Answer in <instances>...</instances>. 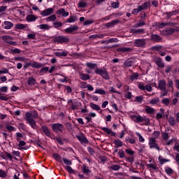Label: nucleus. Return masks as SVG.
<instances>
[{
  "label": "nucleus",
  "instance_id": "a878e982",
  "mask_svg": "<svg viewBox=\"0 0 179 179\" xmlns=\"http://www.w3.org/2000/svg\"><path fill=\"white\" fill-rule=\"evenodd\" d=\"M117 51L119 52H129L130 51H132V48L122 47V48H117Z\"/></svg>",
  "mask_w": 179,
  "mask_h": 179
},
{
  "label": "nucleus",
  "instance_id": "c9c22d12",
  "mask_svg": "<svg viewBox=\"0 0 179 179\" xmlns=\"http://www.w3.org/2000/svg\"><path fill=\"white\" fill-rule=\"evenodd\" d=\"M160 113H157L156 118L157 120H162L163 118V115H164V109H160Z\"/></svg>",
  "mask_w": 179,
  "mask_h": 179
},
{
  "label": "nucleus",
  "instance_id": "338daca9",
  "mask_svg": "<svg viewBox=\"0 0 179 179\" xmlns=\"http://www.w3.org/2000/svg\"><path fill=\"white\" fill-rule=\"evenodd\" d=\"M55 140L60 145H64V141H62V138L61 137H55Z\"/></svg>",
  "mask_w": 179,
  "mask_h": 179
},
{
  "label": "nucleus",
  "instance_id": "2f4dec72",
  "mask_svg": "<svg viewBox=\"0 0 179 179\" xmlns=\"http://www.w3.org/2000/svg\"><path fill=\"white\" fill-rule=\"evenodd\" d=\"M80 106H82V103L80 102H73L72 103V105H71V109L78 110V108H79Z\"/></svg>",
  "mask_w": 179,
  "mask_h": 179
},
{
  "label": "nucleus",
  "instance_id": "4be33fe9",
  "mask_svg": "<svg viewBox=\"0 0 179 179\" xmlns=\"http://www.w3.org/2000/svg\"><path fill=\"white\" fill-rule=\"evenodd\" d=\"M36 19H37V16L33 14L28 15L26 17L27 22H36Z\"/></svg>",
  "mask_w": 179,
  "mask_h": 179
},
{
  "label": "nucleus",
  "instance_id": "ea45409f",
  "mask_svg": "<svg viewBox=\"0 0 179 179\" xmlns=\"http://www.w3.org/2000/svg\"><path fill=\"white\" fill-rule=\"evenodd\" d=\"M104 34H94L89 36V38H103Z\"/></svg>",
  "mask_w": 179,
  "mask_h": 179
},
{
  "label": "nucleus",
  "instance_id": "a19ab883",
  "mask_svg": "<svg viewBox=\"0 0 179 179\" xmlns=\"http://www.w3.org/2000/svg\"><path fill=\"white\" fill-rule=\"evenodd\" d=\"M146 166L148 168V169H152V170H155L156 171H157V170H159V167H157V166H156L155 164H148L146 165Z\"/></svg>",
  "mask_w": 179,
  "mask_h": 179
},
{
  "label": "nucleus",
  "instance_id": "4d7b16f0",
  "mask_svg": "<svg viewBox=\"0 0 179 179\" xmlns=\"http://www.w3.org/2000/svg\"><path fill=\"white\" fill-rule=\"evenodd\" d=\"M145 24H146V23L143 21H141L137 24H136L134 26H133V27H142V26H145Z\"/></svg>",
  "mask_w": 179,
  "mask_h": 179
},
{
  "label": "nucleus",
  "instance_id": "f704fd0d",
  "mask_svg": "<svg viewBox=\"0 0 179 179\" xmlns=\"http://www.w3.org/2000/svg\"><path fill=\"white\" fill-rule=\"evenodd\" d=\"M27 83L29 86H33V85H36V79L33 77L28 78Z\"/></svg>",
  "mask_w": 179,
  "mask_h": 179
},
{
  "label": "nucleus",
  "instance_id": "680f3d73",
  "mask_svg": "<svg viewBox=\"0 0 179 179\" xmlns=\"http://www.w3.org/2000/svg\"><path fill=\"white\" fill-rule=\"evenodd\" d=\"M118 155L120 159H124V157H125V152L122 150H119Z\"/></svg>",
  "mask_w": 179,
  "mask_h": 179
},
{
  "label": "nucleus",
  "instance_id": "13d9d810",
  "mask_svg": "<svg viewBox=\"0 0 179 179\" xmlns=\"http://www.w3.org/2000/svg\"><path fill=\"white\" fill-rule=\"evenodd\" d=\"M6 129H7V131H9V132H13V131H15V127L7 124L6 127Z\"/></svg>",
  "mask_w": 179,
  "mask_h": 179
},
{
  "label": "nucleus",
  "instance_id": "473e14b6",
  "mask_svg": "<svg viewBox=\"0 0 179 179\" xmlns=\"http://www.w3.org/2000/svg\"><path fill=\"white\" fill-rule=\"evenodd\" d=\"M110 170H113V171H118L120 169H121V166L118 164H112L109 166Z\"/></svg>",
  "mask_w": 179,
  "mask_h": 179
},
{
  "label": "nucleus",
  "instance_id": "de8ad7c7",
  "mask_svg": "<svg viewBox=\"0 0 179 179\" xmlns=\"http://www.w3.org/2000/svg\"><path fill=\"white\" fill-rule=\"evenodd\" d=\"M165 171H166V174H168V176H171V174H173V173H174V171H173V169L170 167H166L165 169Z\"/></svg>",
  "mask_w": 179,
  "mask_h": 179
},
{
  "label": "nucleus",
  "instance_id": "6e6552de",
  "mask_svg": "<svg viewBox=\"0 0 179 179\" xmlns=\"http://www.w3.org/2000/svg\"><path fill=\"white\" fill-rule=\"evenodd\" d=\"M79 30V27L78 25H73V27H70L66 28L64 31L66 33H69L70 34H73L76 33Z\"/></svg>",
  "mask_w": 179,
  "mask_h": 179
},
{
  "label": "nucleus",
  "instance_id": "6e6d98bb",
  "mask_svg": "<svg viewBox=\"0 0 179 179\" xmlns=\"http://www.w3.org/2000/svg\"><path fill=\"white\" fill-rule=\"evenodd\" d=\"M94 93L96 94H106V91L102 90V89H99V90H96Z\"/></svg>",
  "mask_w": 179,
  "mask_h": 179
},
{
  "label": "nucleus",
  "instance_id": "e2e57ef3",
  "mask_svg": "<svg viewBox=\"0 0 179 179\" xmlns=\"http://www.w3.org/2000/svg\"><path fill=\"white\" fill-rule=\"evenodd\" d=\"M53 26L55 27V29H58L59 27H61L62 26V22H54Z\"/></svg>",
  "mask_w": 179,
  "mask_h": 179
},
{
  "label": "nucleus",
  "instance_id": "864d4df0",
  "mask_svg": "<svg viewBox=\"0 0 179 179\" xmlns=\"http://www.w3.org/2000/svg\"><path fill=\"white\" fill-rule=\"evenodd\" d=\"M65 169H66L68 173H69L70 174H75V171H73L72 167L67 166H65Z\"/></svg>",
  "mask_w": 179,
  "mask_h": 179
},
{
  "label": "nucleus",
  "instance_id": "79ce46f5",
  "mask_svg": "<svg viewBox=\"0 0 179 179\" xmlns=\"http://www.w3.org/2000/svg\"><path fill=\"white\" fill-rule=\"evenodd\" d=\"M77 18L76 16H71L69 19L66 21V23H74V22H76Z\"/></svg>",
  "mask_w": 179,
  "mask_h": 179
},
{
  "label": "nucleus",
  "instance_id": "39448f33",
  "mask_svg": "<svg viewBox=\"0 0 179 179\" xmlns=\"http://www.w3.org/2000/svg\"><path fill=\"white\" fill-rule=\"evenodd\" d=\"M64 124L59 123H55L52 125V129L54 132H56V134H58V132H64Z\"/></svg>",
  "mask_w": 179,
  "mask_h": 179
},
{
  "label": "nucleus",
  "instance_id": "7ed1b4c3",
  "mask_svg": "<svg viewBox=\"0 0 179 179\" xmlns=\"http://www.w3.org/2000/svg\"><path fill=\"white\" fill-rule=\"evenodd\" d=\"M53 41L59 44H66V43H69V39L65 36H58L55 37Z\"/></svg>",
  "mask_w": 179,
  "mask_h": 179
},
{
  "label": "nucleus",
  "instance_id": "3c124183",
  "mask_svg": "<svg viewBox=\"0 0 179 179\" xmlns=\"http://www.w3.org/2000/svg\"><path fill=\"white\" fill-rule=\"evenodd\" d=\"M162 139L164 141H169V138H170V136H169V134L166 133V132H164L162 134Z\"/></svg>",
  "mask_w": 179,
  "mask_h": 179
},
{
  "label": "nucleus",
  "instance_id": "8fccbe9b",
  "mask_svg": "<svg viewBox=\"0 0 179 179\" xmlns=\"http://www.w3.org/2000/svg\"><path fill=\"white\" fill-rule=\"evenodd\" d=\"M139 77V74L138 73H134L130 76L131 80H135V79H138Z\"/></svg>",
  "mask_w": 179,
  "mask_h": 179
},
{
  "label": "nucleus",
  "instance_id": "4c0bfd02",
  "mask_svg": "<svg viewBox=\"0 0 179 179\" xmlns=\"http://www.w3.org/2000/svg\"><path fill=\"white\" fill-rule=\"evenodd\" d=\"M114 143L115 145V148H121L123 145L122 141L121 140H114Z\"/></svg>",
  "mask_w": 179,
  "mask_h": 179
},
{
  "label": "nucleus",
  "instance_id": "bb28decb",
  "mask_svg": "<svg viewBox=\"0 0 179 179\" xmlns=\"http://www.w3.org/2000/svg\"><path fill=\"white\" fill-rule=\"evenodd\" d=\"M37 27H38V29H41V30H50V29H51V27L48 24H42L38 25Z\"/></svg>",
  "mask_w": 179,
  "mask_h": 179
},
{
  "label": "nucleus",
  "instance_id": "aec40b11",
  "mask_svg": "<svg viewBox=\"0 0 179 179\" xmlns=\"http://www.w3.org/2000/svg\"><path fill=\"white\" fill-rule=\"evenodd\" d=\"M150 38H151L152 41H155L156 43H159V41H160V40H162V38L160 36H159L157 34H151Z\"/></svg>",
  "mask_w": 179,
  "mask_h": 179
},
{
  "label": "nucleus",
  "instance_id": "dca6fc26",
  "mask_svg": "<svg viewBox=\"0 0 179 179\" xmlns=\"http://www.w3.org/2000/svg\"><path fill=\"white\" fill-rule=\"evenodd\" d=\"M0 156L1 157H2V159H4V160H6L7 159H9V160H12L13 159L12 155L8 152H1L0 154Z\"/></svg>",
  "mask_w": 179,
  "mask_h": 179
},
{
  "label": "nucleus",
  "instance_id": "c756f323",
  "mask_svg": "<svg viewBox=\"0 0 179 179\" xmlns=\"http://www.w3.org/2000/svg\"><path fill=\"white\" fill-rule=\"evenodd\" d=\"M79 76L80 78L82 79V80H89V79H90V76H89V74L79 73Z\"/></svg>",
  "mask_w": 179,
  "mask_h": 179
},
{
  "label": "nucleus",
  "instance_id": "69168bd1",
  "mask_svg": "<svg viewBox=\"0 0 179 179\" xmlns=\"http://www.w3.org/2000/svg\"><path fill=\"white\" fill-rule=\"evenodd\" d=\"M0 177H1L2 178H5V177H6V171L0 169Z\"/></svg>",
  "mask_w": 179,
  "mask_h": 179
},
{
  "label": "nucleus",
  "instance_id": "0e129e2a",
  "mask_svg": "<svg viewBox=\"0 0 179 179\" xmlns=\"http://www.w3.org/2000/svg\"><path fill=\"white\" fill-rule=\"evenodd\" d=\"M15 27L16 29H26V25L23 24H17L15 25Z\"/></svg>",
  "mask_w": 179,
  "mask_h": 179
},
{
  "label": "nucleus",
  "instance_id": "a18cd8bd",
  "mask_svg": "<svg viewBox=\"0 0 179 179\" xmlns=\"http://www.w3.org/2000/svg\"><path fill=\"white\" fill-rule=\"evenodd\" d=\"M46 20H49V22H55V20H57V15H52L46 18Z\"/></svg>",
  "mask_w": 179,
  "mask_h": 179
},
{
  "label": "nucleus",
  "instance_id": "72a5a7b5",
  "mask_svg": "<svg viewBox=\"0 0 179 179\" xmlns=\"http://www.w3.org/2000/svg\"><path fill=\"white\" fill-rule=\"evenodd\" d=\"M42 130L46 136H51V132H50V129H48V127H43Z\"/></svg>",
  "mask_w": 179,
  "mask_h": 179
},
{
  "label": "nucleus",
  "instance_id": "bf43d9fd",
  "mask_svg": "<svg viewBox=\"0 0 179 179\" xmlns=\"http://www.w3.org/2000/svg\"><path fill=\"white\" fill-rule=\"evenodd\" d=\"M125 141L127 142H129V143H131V144H134L136 142L134 138H129V137L126 138Z\"/></svg>",
  "mask_w": 179,
  "mask_h": 179
},
{
  "label": "nucleus",
  "instance_id": "9d476101",
  "mask_svg": "<svg viewBox=\"0 0 179 179\" xmlns=\"http://www.w3.org/2000/svg\"><path fill=\"white\" fill-rule=\"evenodd\" d=\"M134 45L135 47H145L146 45V39H136Z\"/></svg>",
  "mask_w": 179,
  "mask_h": 179
},
{
  "label": "nucleus",
  "instance_id": "a211bd4d",
  "mask_svg": "<svg viewBox=\"0 0 179 179\" xmlns=\"http://www.w3.org/2000/svg\"><path fill=\"white\" fill-rule=\"evenodd\" d=\"M149 6H150V3L149 1H146L143 5L138 6V8L140 12H141V10H145V9H148Z\"/></svg>",
  "mask_w": 179,
  "mask_h": 179
},
{
  "label": "nucleus",
  "instance_id": "ddd939ff",
  "mask_svg": "<svg viewBox=\"0 0 179 179\" xmlns=\"http://www.w3.org/2000/svg\"><path fill=\"white\" fill-rule=\"evenodd\" d=\"M158 87L160 90H166V89H167L166 80H159L158 82Z\"/></svg>",
  "mask_w": 179,
  "mask_h": 179
},
{
  "label": "nucleus",
  "instance_id": "09e8293b",
  "mask_svg": "<svg viewBox=\"0 0 179 179\" xmlns=\"http://www.w3.org/2000/svg\"><path fill=\"white\" fill-rule=\"evenodd\" d=\"M162 104H164L165 106H169L170 104V99L169 98H164L162 100Z\"/></svg>",
  "mask_w": 179,
  "mask_h": 179
},
{
  "label": "nucleus",
  "instance_id": "052dcab7",
  "mask_svg": "<svg viewBox=\"0 0 179 179\" xmlns=\"http://www.w3.org/2000/svg\"><path fill=\"white\" fill-rule=\"evenodd\" d=\"M106 43L108 44V43H118V39L115 38H110L108 41H106Z\"/></svg>",
  "mask_w": 179,
  "mask_h": 179
},
{
  "label": "nucleus",
  "instance_id": "4468645a",
  "mask_svg": "<svg viewBox=\"0 0 179 179\" xmlns=\"http://www.w3.org/2000/svg\"><path fill=\"white\" fill-rule=\"evenodd\" d=\"M135 64V59L133 58H130V59H127L124 63V66H126L127 68L129 67V66H134V64Z\"/></svg>",
  "mask_w": 179,
  "mask_h": 179
},
{
  "label": "nucleus",
  "instance_id": "5fc2aeb1",
  "mask_svg": "<svg viewBox=\"0 0 179 179\" xmlns=\"http://www.w3.org/2000/svg\"><path fill=\"white\" fill-rule=\"evenodd\" d=\"M56 57H66L68 55L67 52H55Z\"/></svg>",
  "mask_w": 179,
  "mask_h": 179
},
{
  "label": "nucleus",
  "instance_id": "20e7f679",
  "mask_svg": "<svg viewBox=\"0 0 179 179\" xmlns=\"http://www.w3.org/2000/svg\"><path fill=\"white\" fill-rule=\"evenodd\" d=\"M95 73L96 75H100L103 79L108 80L110 79V76H108V72L106 69H96L95 70Z\"/></svg>",
  "mask_w": 179,
  "mask_h": 179
},
{
  "label": "nucleus",
  "instance_id": "58836bf2",
  "mask_svg": "<svg viewBox=\"0 0 179 179\" xmlns=\"http://www.w3.org/2000/svg\"><path fill=\"white\" fill-rule=\"evenodd\" d=\"M82 171L84 174H89L90 173V169L86 165H83L82 168Z\"/></svg>",
  "mask_w": 179,
  "mask_h": 179
},
{
  "label": "nucleus",
  "instance_id": "c85d7f7f",
  "mask_svg": "<svg viewBox=\"0 0 179 179\" xmlns=\"http://www.w3.org/2000/svg\"><path fill=\"white\" fill-rule=\"evenodd\" d=\"M53 159L56 160V162H59V163H62V157L59 155V154L55 153L52 155Z\"/></svg>",
  "mask_w": 179,
  "mask_h": 179
},
{
  "label": "nucleus",
  "instance_id": "f03ea898",
  "mask_svg": "<svg viewBox=\"0 0 179 179\" xmlns=\"http://www.w3.org/2000/svg\"><path fill=\"white\" fill-rule=\"evenodd\" d=\"M131 118L133 120V121H134V122H136L137 124H139L140 122H144L143 125H149L150 122V120L146 117V116L133 115L131 116Z\"/></svg>",
  "mask_w": 179,
  "mask_h": 179
},
{
  "label": "nucleus",
  "instance_id": "412c9836",
  "mask_svg": "<svg viewBox=\"0 0 179 179\" xmlns=\"http://www.w3.org/2000/svg\"><path fill=\"white\" fill-rule=\"evenodd\" d=\"M101 130L103 131V132H106L108 135H111V136H115V134L114 133V131L107 127H102Z\"/></svg>",
  "mask_w": 179,
  "mask_h": 179
},
{
  "label": "nucleus",
  "instance_id": "393cba45",
  "mask_svg": "<svg viewBox=\"0 0 179 179\" xmlns=\"http://www.w3.org/2000/svg\"><path fill=\"white\" fill-rule=\"evenodd\" d=\"M13 26V23L9 21H5L4 22V29L6 30H10Z\"/></svg>",
  "mask_w": 179,
  "mask_h": 179
},
{
  "label": "nucleus",
  "instance_id": "0eeeda50",
  "mask_svg": "<svg viewBox=\"0 0 179 179\" xmlns=\"http://www.w3.org/2000/svg\"><path fill=\"white\" fill-rule=\"evenodd\" d=\"M1 39L10 45H16V42L12 41L13 38L10 36L4 35L1 37Z\"/></svg>",
  "mask_w": 179,
  "mask_h": 179
},
{
  "label": "nucleus",
  "instance_id": "1a4fd4ad",
  "mask_svg": "<svg viewBox=\"0 0 179 179\" xmlns=\"http://www.w3.org/2000/svg\"><path fill=\"white\" fill-rule=\"evenodd\" d=\"M29 66H31L32 68H42L43 65L41 63L38 62H34V63H27L25 65H24V69H27Z\"/></svg>",
  "mask_w": 179,
  "mask_h": 179
},
{
  "label": "nucleus",
  "instance_id": "49530a36",
  "mask_svg": "<svg viewBox=\"0 0 179 179\" xmlns=\"http://www.w3.org/2000/svg\"><path fill=\"white\" fill-rule=\"evenodd\" d=\"M66 127L70 132L73 129V125H72V123L71 122L66 123Z\"/></svg>",
  "mask_w": 179,
  "mask_h": 179
},
{
  "label": "nucleus",
  "instance_id": "603ef678",
  "mask_svg": "<svg viewBox=\"0 0 179 179\" xmlns=\"http://www.w3.org/2000/svg\"><path fill=\"white\" fill-rule=\"evenodd\" d=\"M160 101V99L159 97L157 98H154L150 101V104H157Z\"/></svg>",
  "mask_w": 179,
  "mask_h": 179
},
{
  "label": "nucleus",
  "instance_id": "e433bc0d",
  "mask_svg": "<svg viewBox=\"0 0 179 179\" xmlns=\"http://www.w3.org/2000/svg\"><path fill=\"white\" fill-rule=\"evenodd\" d=\"M158 160L159 162V164H164V163H167L169 162H170V159H167L165 158L162 157V156H159L158 158Z\"/></svg>",
  "mask_w": 179,
  "mask_h": 179
},
{
  "label": "nucleus",
  "instance_id": "f257e3e1",
  "mask_svg": "<svg viewBox=\"0 0 179 179\" xmlns=\"http://www.w3.org/2000/svg\"><path fill=\"white\" fill-rule=\"evenodd\" d=\"M25 117L28 124L31 125L33 129H36L37 128V124H36V121H34V119L38 118V113L37 111H32L31 113L27 112Z\"/></svg>",
  "mask_w": 179,
  "mask_h": 179
},
{
  "label": "nucleus",
  "instance_id": "2eb2a0df",
  "mask_svg": "<svg viewBox=\"0 0 179 179\" xmlns=\"http://www.w3.org/2000/svg\"><path fill=\"white\" fill-rule=\"evenodd\" d=\"M145 29H130V33H132L133 34H145Z\"/></svg>",
  "mask_w": 179,
  "mask_h": 179
},
{
  "label": "nucleus",
  "instance_id": "7c9ffc66",
  "mask_svg": "<svg viewBox=\"0 0 179 179\" xmlns=\"http://www.w3.org/2000/svg\"><path fill=\"white\" fill-rule=\"evenodd\" d=\"M77 139L80 142V143H89V141L85 137H82L80 136H76Z\"/></svg>",
  "mask_w": 179,
  "mask_h": 179
},
{
  "label": "nucleus",
  "instance_id": "5701e85b",
  "mask_svg": "<svg viewBox=\"0 0 179 179\" xmlns=\"http://www.w3.org/2000/svg\"><path fill=\"white\" fill-rule=\"evenodd\" d=\"M166 118L168 119V122L171 125V127H174L176 125V119L174 117H169V115H166Z\"/></svg>",
  "mask_w": 179,
  "mask_h": 179
},
{
  "label": "nucleus",
  "instance_id": "cd10ccee",
  "mask_svg": "<svg viewBox=\"0 0 179 179\" xmlns=\"http://www.w3.org/2000/svg\"><path fill=\"white\" fill-rule=\"evenodd\" d=\"M176 31V29L173 28H166L164 31V33L166 34V36H170V34H173Z\"/></svg>",
  "mask_w": 179,
  "mask_h": 179
},
{
  "label": "nucleus",
  "instance_id": "774afa93",
  "mask_svg": "<svg viewBox=\"0 0 179 179\" xmlns=\"http://www.w3.org/2000/svg\"><path fill=\"white\" fill-rule=\"evenodd\" d=\"M136 101H137L138 103H141L142 101H143V96H136Z\"/></svg>",
  "mask_w": 179,
  "mask_h": 179
},
{
  "label": "nucleus",
  "instance_id": "6ab92c4d",
  "mask_svg": "<svg viewBox=\"0 0 179 179\" xmlns=\"http://www.w3.org/2000/svg\"><path fill=\"white\" fill-rule=\"evenodd\" d=\"M118 23H120V20H112L110 22H108L106 24V27L110 28V27H113L114 26H115V24H118Z\"/></svg>",
  "mask_w": 179,
  "mask_h": 179
},
{
  "label": "nucleus",
  "instance_id": "f3484780",
  "mask_svg": "<svg viewBox=\"0 0 179 179\" xmlns=\"http://www.w3.org/2000/svg\"><path fill=\"white\" fill-rule=\"evenodd\" d=\"M57 15H62L64 17H66V16H69V13L65 11L64 8H60L56 12Z\"/></svg>",
  "mask_w": 179,
  "mask_h": 179
},
{
  "label": "nucleus",
  "instance_id": "f8f14e48",
  "mask_svg": "<svg viewBox=\"0 0 179 179\" xmlns=\"http://www.w3.org/2000/svg\"><path fill=\"white\" fill-rule=\"evenodd\" d=\"M154 62H155L156 65L159 68H164V62H163V60H162V58L159 57H155Z\"/></svg>",
  "mask_w": 179,
  "mask_h": 179
},
{
  "label": "nucleus",
  "instance_id": "c03bdc74",
  "mask_svg": "<svg viewBox=\"0 0 179 179\" xmlns=\"http://www.w3.org/2000/svg\"><path fill=\"white\" fill-rule=\"evenodd\" d=\"M86 66L88 68H90L91 69H94L95 68L97 67V64H93V63H90V62L86 63Z\"/></svg>",
  "mask_w": 179,
  "mask_h": 179
},
{
  "label": "nucleus",
  "instance_id": "b1692460",
  "mask_svg": "<svg viewBox=\"0 0 179 179\" xmlns=\"http://www.w3.org/2000/svg\"><path fill=\"white\" fill-rule=\"evenodd\" d=\"M145 111L147 114H155L156 113L155 108L148 106H145Z\"/></svg>",
  "mask_w": 179,
  "mask_h": 179
},
{
  "label": "nucleus",
  "instance_id": "423d86ee",
  "mask_svg": "<svg viewBox=\"0 0 179 179\" xmlns=\"http://www.w3.org/2000/svg\"><path fill=\"white\" fill-rule=\"evenodd\" d=\"M149 146L150 149H157V150H160V147L157 145V141L156 138L150 137L149 138Z\"/></svg>",
  "mask_w": 179,
  "mask_h": 179
},
{
  "label": "nucleus",
  "instance_id": "37998d69",
  "mask_svg": "<svg viewBox=\"0 0 179 179\" xmlns=\"http://www.w3.org/2000/svg\"><path fill=\"white\" fill-rule=\"evenodd\" d=\"M90 106L91 108H92V110H96V111H99V110H100V106L96 105L95 103H90Z\"/></svg>",
  "mask_w": 179,
  "mask_h": 179
},
{
  "label": "nucleus",
  "instance_id": "9b49d317",
  "mask_svg": "<svg viewBox=\"0 0 179 179\" xmlns=\"http://www.w3.org/2000/svg\"><path fill=\"white\" fill-rule=\"evenodd\" d=\"M54 8H46L41 13V15L43 17L50 16V15L54 13Z\"/></svg>",
  "mask_w": 179,
  "mask_h": 179
}]
</instances>
